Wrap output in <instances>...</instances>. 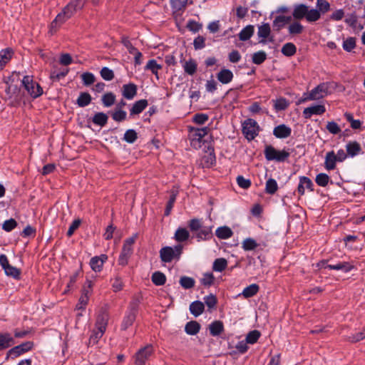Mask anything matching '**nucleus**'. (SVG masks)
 I'll list each match as a JSON object with an SVG mask.
<instances>
[{
  "mask_svg": "<svg viewBox=\"0 0 365 365\" xmlns=\"http://www.w3.org/2000/svg\"><path fill=\"white\" fill-rule=\"evenodd\" d=\"M321 17L320 11L315 9H309L307 14L306 20L308 22H314L318 21Z\"/></svg>",
  "mask_w": 365,
  "mask_h": 365,
  "instance_id": "47",
  "label": "nucleus"
},
{
  "mask_svg": "<svg viewBox=\"0 0 365 365\" xmlns=\"http://www.w3.org/2000/svg\"><path fill=\"white\" fill-rule=\"evenodd\" d=\"M5 273L8 276H11L15 279H18L20 276L21 272L19 269L15 267L11 266V264L4 269Z\"/></svg>",
  "mask_w": 365,
  "mask_h": 365,
  "instance_id": "63",
  "label": "nucleus"
},
{
  "mask_svg": "<svg viewBox=\"0 0 365 365\" xmlns=\"http://www.w3.org/2000/svg\"><path fill=\"white\" fill-rule=\"evenodd\" d=\"M210 334L212 336H219L224 331V324L220 320H215L209 326Z\"/></svg>",
  "mask_w": 365,
  "mask_h": 365,
  "instance_id": "22",
  "label": "nucleus"
},
{
  "mask_svg": "<svg viewBox=\"0 0 365 365\" xmlns=\"http://www.w3.org/2000/svg\"><path fill=\"white\" fill-rule=\"evenodd\" d=\"M266 58L267 54L263 51L256 52L252 55V62L257 65L262 64L266 60Z\"/></svg>",
  "mask_w": 365,
  "mask_h": 365,
  "instance_id": "51",
  "label": "nucleus"
},
{
  "mask_svg": "<svg viewBox=\"0 0 365 365\" xmlns=\"http://www.w3.org/2000/svg\"><path fill=\"white\" fill-rule=\"evenodd\" d=\"M233 73L227 68L222 69L217 74V80L223 84H227L231 82L233 79Z\"/></svg>",
  "mask_w": 365,
  "mask_h": 365,
  "instance_id": "21",
  "label": "nucleus"
},
{
  "mask_svg": "<svg viewBox=\"0 0 365 365\" xmlns=\"http://www.w3.org/2000/svg\"><path fill=\"white\" fill-rule=\"evenodd\" d=\"M329 86L328 83H322L313 88L309 93H304L302 98L299 101V103H303L308 101H316L323 98L329 93Z\"/></svg>",
  "mask_w": 365,
  "mask_h": 365,
  "instance_id": "2",
  "label": "nucleus"
},
{
  "mask_svg": "<svg viewBox=\"0 0 365 365\" xmlns=\"http://www.w3.org/2000/svg\"><path fill=\"white\" fill-rule=\"evenodd\" d=\"M108 319V312L106 309H102L99 314L98 315L96 322V329H102L106 331Z\"/></svg>",
  "mask_w": 365,
  "mask_h": 365,
  "instance_id": "15",
  "label": "nucleus"
},
{
  "mask_svg": "<svg viewBox=\"0 0 365 365\" xmlns=\"http://www.w3.org/2000/svg\"><path fill=\"white\" fill-rule=\"evenodd\" d=\"M227 266V261L225 258L216 259L212 264V269L215 272H222Z\"/></svg>",
  "mask_w": 365,
  "mask_h": 365,
  "instance_id": "40",
  "label": "nucleus"
},
{
  "mask_svg": "<svg viewBox=\"0 0 365 365\" xmlns=\"http://www.w3.org/2000/svg\"><path fill=\"white\" fill-rule=\"evenodd\" d=\"M337 161V158L335 153L332 151H329L327 153L325 156L324 161V167L327 170H334L336 168V162Z\"/></svg>",
  "mask_w": 365,
  "mask_h": 365,
  "instance_id": "20",
  "label": "nucleus"
},
{
  "mask_svg": "<svg viewBox=\"0 0 365 365\" xmlns=\"http://www.w3.org/2000/svg\"><path fill=\"white\" fill-rule=\"evenodd\" d=\"M190 237V233L187 229L179 227L175 232L174 238L178 242H183L187 240Z\"/></svg>",
  "mask_w": 365,
  "mask_h": 365,
  "instance_id": "35",
  "label": "nucleus"
},
{
  "mask_svg": "<svg viewBox=\"0 0 365 365\" xmlns=\"http://www.w3.org/2000/svg\"><path fill=\"white\" fill-rule=\"evenodd\" d=\"M105 331H106L102 329H96V330H94L89 338V343L93 344H96L98 341L103 336Z\"/></svg>",
  "mask_w": 365,
  "mask_h": 365,
  "instance_id": "58",
  "label": "nucleus"
},
{
  "mask_svg": "<svg viewBox=\"0 0 365 365\" xmlns=\"http://www.w3.org/2000/svg\"><path fill=\"white\" fill-rule=\"evenodd\" d=\"M127 113L122 109H115L112 113L111 117L116 122H122L126 119Z\"/></svg>",
  "mask_w": 365,
  "mask_h": 365,
  "instance_id": "54",
  "label": "nucleus"
},
{
  "mask_svg": "<svg viewBox=\"0 0 365 365\" xmlns=\"http://www.w3.org/2000/svg\"><path fill=\"white\" fill-rule=\"evenodd\" d=\"M292 20L291 16H277L273 21V26L276 28L277 31H279L284 25Z\"/></svg>",
  "mask_w": 365,
  "mask_h": 365,
  "instance_id": "31",
  "label": "nucleus"
},
{
  "mask_svg": "<svg viewBox=\"0 0 365 365\" xmlns=\"http://www.w3.org/2000/svg\"><path fill=\"white\" fill-rule=\"evenodd\" d=\"M102 103L105 107L112 106L115 101V96L112 92H108L103 95L101 98Z\"/></svg>",
  "mask_w": 365,
  "mask_h": 365,
  "instance_id": "41",
  "label": "nucleus"
},
{
  "mask_svg": "<svg viewBox=\"0 0 365 365\" xmlns=\"http://www.w3.org/2000/svg\"><path fill=\"white\" fill-rule=\"evenodd\" d=\"M154 349L152 345H146L139 349L134 356L135 365H145V363L153 354Z\"/></svg>",
  "mask_w": 365,
  "mask_h": 365,
  "instance_id": "8",
  "label": "nucleus"
},
{
  "mask_svg": "<svg viewBox=\"0 0 365 365\" xmlns=\"http://www.w3.org/2000/svg\"><path fill=\"white\" fill-rule=\"evenodd\" d=\"M292 129L284 124L276 126L273 130V135L277 138H286L291 135Z\"/></svg>",
  "mask_w": 365,
  "mask_h": 365,
  "instance_id": "12",
  "label": "nucleus"
},
{
  "mask_svg": "<svg viewBox=\"0 0 365 365\" xmlns=\"http://www.w3.org/2000/svg\"><path fill=\"white\" fill-rule=\"evenodd\" d=\"M152 282L156 286L163 285L166 282L165 275L160 272H155L151 277Z\"/></svg>",
  "mask_w": 365,
  "mask_h": 365,
  "instance_id": "39",
  "label": "nucleus"
},
{
  "mask_svg": "<svg viewBox=\"0 0 365 365\" xmlns=\"http://www.w3.org/2000/svg\"><path fill=\"white\" fill-rule=\"evenodd\" d=\"M289 105L286 98H280L275 101L274 106L276 110H284L288 108Z\"/></svg>",
  "mask_w": 365,
  "mask_h": 365,
  "instance_id": "57",
  "label": "nucleus"
},
{
  "mask_svg": "<svg viewBox=\"0 0 365 365\" xmlns=\"http://www.w3.org/2000/svg\"><path fill=\"white\" fill-rule=\"evenodd\" d=\"M255 31L254 26L248 25L245 26L239 34L240 41H245L249 40L253 35Z\"/></svg>",
  "mask_w": 365,
  "mask_h": 365,
  "instance_id": "36",
  "label": "nucleus"
},
{
  "mask_svg": "<svg viewBox=\"0 0 365 365\" xmlns=\"http://www.w3.org/2000/svg\"><path fill=\"white\" fill-rule=\"evenodd\" d=\"M264 154L267 160L277 162H284L290 155L289 151L286 150H278L270 145L265 147Z\"/></svg>",
  "mask_w": 365,
  "mask_h": 365,
  "instance_id": "4",
  "label": "nucleus"
},
{
  "mask_svg": "<svg viewBox=\"0 0 365 365\" xmlns=\"http://www.w3.org/2000/svg\"><path fill=\"white\" fill-rule=\"evenodd\" d=\"M200 329V324L196 321L187 322L185 327V332L189 335L197 334Z\"/></svg>",
  "mask_w": 365,
  "mask_h": 365,
  "instance_id": "34",
  "label": "nucleus"
},
{
  "mask_svg": "<svg viewBox=\"0 0 365 365\" xmlns=\"http://www.w3.org/2000/svg\"><path fill=\"white\" fill-rule=\"evenodd\" d=\"M148 102L146 99H141L135 101L130 109V115L133 116L142 113L148 106Z\"/></svg>",
  "mask_w": 365,
  "mask_h": 365,
  "instance_id": "16",
  "label": "nucleus"
},
{
  "mask_svg": "<svg viewBox=\"0 0 365 365\" xmlns=\"http://www.w3.org/2000/svg\"><path fill=\"white\" fill-rule=\"evenodd\" d=\"M242 133L248 140H254L259 134V126L257 121L248 118L242 123Z\"/></svg>",
  "mask_w": 365,
  "mask_h": 365,
  "instance_id": "5",
  "label": "nucleus"
},
{
  "mask_svg": "<svg viewBox=\"0 0 365 365\" xmlns=\"http://www.w3.org/2000/svg\"><path fill=\"white\" fill-rule=\"evenodd\" d=\"M137 313L128 311L126 315L125 316L122 324L121 328L123 330H126L128 327L133 325V322L135 320Z\"/></svg>",
  "mask_w": 365,
  "mask_h": 365,
  "instance_id": "30",
  "label": "nucleus"
},
{
  "mask_svg": "<svg viewBox=\"0 0 365 365\" xmlns=\"http://www.w3.org/2000/svg\"><path fill=\"white\" fill-rule=\"evenodd\" d=\"M183 246L177 245L174 247L166 246L160 249V257L163 262L168 263L173 260H178L182 253Z\"/></svg>",
  "mask_w": 365,
  "mask_h": 365,
  "instance_id": "3",
  "label": "nucleus"
},
{
  "mask_svg": "<svg viewBox=\"0 0 365 365\" xmlns=\"http://www.w3.org/2000/svg\"><path fill=\"white\" fill-rule=\"evenodd\" d=\"M326 108L323 105H315L304 108L303 110V115L305 118L308 119L312 117V115H322L325 113Z\"/></svg>",
  "mask_w": 365,
  "mask_h": 365,
  "instance_id": "10",
  "label": "nucleus"
},
{
  "mask_svg": "<svg viewBox=\"0 0 365 365\" xmlns=\"http://www.w3.org/2000/svg\"><path fill=\"white\" fill-rule=\"evenodd\" d=\"M215 277L212 273L207 272L203 274L202 278L200 279L202 284L206 287H210L214 283Z\"/></svg>",
  "mask_w": 365,
  "mask_h": 365,
  "instance_id": "60",
  "label": "nucleus"
},
{
  "mask_svg": "<svg viewBox=\"0 0 365 365\" xmlns=\"http://www.w3.org/2000/svg\"><path fill=\"white\" fill-rule=\"evenodd\" d=\"M171 6L174 12L185 10L187 0H171Z\"/></svg>",
  "mask_w": 365,
  "mask_h": 365,
  "instance_id": "45",
  "label": "nucleus"
},
{
  "mask_svg": "<svg viewBox=\"0 0 365 365\" xmlns=\"http://www.w3.org/2000/svg\"><path fill=\"white\" fill-rule=\"evenodd\" d=\"M197 63L192 58H190L189 61H185L184 63L182 64L184 71L190 76H192L197 71Z\"/></svg>",
  "mask_w": 365,
  "mask_h": 365,
  "instance_id": "32",
  "label": "nucleus"
},
{
  "mask_svg": "<svg viewBox=\"0 0 365 365\" xmlns=\"http://www.w3.org/2000/svg\"><path fill=\"white\" fill-rule=\"evenodd\" d=\"M87 0H73L68 3L51 22L50 32L55 33L58 28L67 20L71 18L74 14L83 9Z\"/></svg>",
  "mask_w": 365,
  "mask_h": 365,
  "instance_id": "1",
  "label": "nucleus"
},
{
  "mask_svg": "<svg viewBox=\"0 0 365 365\" xmlns=\"http://www.w3.org/2000/svg\"><path fill=\"white\" fill-rule=\"evenodd\" d=\"M33 342L26 341L24 343H22L18 346L13 347L9 350V353L10 355L16 357L31 350L33 347Z\"/></svg>",
  "mask_w": 365,
  "mask_h": 365,
  "instance_id": "9",
  "label": "nucleus"
},
{
  "mask_svg": "<svg viewBox=\"0 0 365 365\" xmlns=\"http://www.w3.org/2000/svg\"><path fill=\"white\" fill-rule=\"evenodd\" d=\"M138 87L135 83L124 84L122 87V95L128 99L132 100L137 95Z\"/></svg>",
  "mask_w": 365,
  "mask_h": 365,
  "instance_id": "11",
  "label": "nucleus"
},
{
  "mask_svg": "<svg viewBox=\"0 0 365 365\" xmlns=\"http://www.w3.org/2000/svg\"><path fill=\"white\" fill-rule=\"evenodd\" d=\"M304 26L298 21H294L288 27V31L291 35L300 34L303 32Z\"/></svg>",
  "mask_w": 365,
  "mask_h": 365,
  "instance_id": "44",
  "label": "nucleus"
},
{
  "mask_svg": "<svg viewBox=\"0 0 365 365\" xmlns=\"http://www.w3.org/2000/svg\"><path fill=\"white\" fill-rule=\"evenodd\" d=\"M108 257L106 255L96 256L91 259L90 265L94 272H100L102 269L103 263L107 260Z\"/></svg>",
  "mask_w": 365,
  "mask_h": 365,
  "instance_id": "13",
  "label": "nucleus"
},
{
  "mask_svg": "<svg viewBox=\"0 0 365 365\" xmlns=\"http://www.w3.org/2000/svg\"><path fill=\"white\" fill-rule=\"evenodd\" d=\"M101 76L106 81H111L114 78L113 71L108 67H103L100 71Z\"/></svg>",
  "mask_w": 365,
  "mask_h": 365,
  "instance_id": "61",
  "label": "nucleus"
},
{
  "mask_svg": "<svg viewBox=\"0 0 365 365\" xmlns=\"http://www.w3.org/2000/svg\"><path fill=\"white\" fill-rule=\"evenodd\" d=\"M177 192L175 190L171 191V195L170 196V199L167 202L166 207L165 210V215L168 216L170 214V212L173 207L174 203L177 197Z\"/></svg>",
  "mask_w": 365,
  "mask_h": 365,
  "instance_id": "48",
  "label": "nucleus"
},
{
  "mask_svg": "<svg viewBox=\"0 0 365 365\" xmlns=\"http://www.w3.org/2000/svg\"><path fill=\"white\" fill-rule=\"evenodd\" d=\"M88 120L91 121L93 124L96 125H98L100 127H104L108 123V116L105 113L97 112Z\"/></svg>",
  "mask_w": 365,
  "mask_h": 365,
  "instance_id": "17",
  "label": "nucleus"
},
{
  "mask_svg": "<svg viewBox=\"0 0 365 365\" xmlns=\"http://www.w3.org/2000/svg\"><path fill=\"white\" fill-rule=\"evenodd\" d=\"M133 254V248H126L123 247L121 252L118 258V264L122 266H125L128 264V259Z\"/></svg>",
  "mask_w": 365,
  "mask_h": 365,
  "instance_id": "27",
  "label": "nucleus"
},
{
  "mask_svg": "<svg viewBox=\"0 0 365 365\" xmlns=\"http://www.w3.org/2000/svg\"><path fill=\"white\" fill-rule=\"evenodd\" d=\"M22 84L29 95L34 98L39 97L43 93L42 88L38 83L34 82L29 76L24 77Z\"/></svg>",
  "mask_w": 365,
  "mask_h": 365,
  "instance_id": "6",
  "label": "nucleus"
},
{
  "mask_svg": "<svg viewBox=\"0 0 365 365\" xmlns=\"http://www.w3.org/2000/svg\"><path fill=\"white\" fill-rule=\"evenodd\" d=\"M257 246V243L252 238H247L242 242V248L245 251L254 250Z\"/></svg>",
  "mask_w": 365,
  "mask_h": 365,
  "instance_id": "56",
  "label": "nucleus"
},
{
  "mask_svg": "<svg viewBox=\"0 0 365 365\" xmlns=\"http://www.w3.org/2000/svg\"><path fill=\"white\" fill-rule=\"evenodd\" d=\"M356 47V38L354 37H349L343 42V48L347 51H351Z\"/></svg>",
  "mask_w": 365,
  "mask_h": 365,
  "instance_id": "59",
  "label": "nucleus"
},
{
  "mask_svg": "<svg viewBox=\"0 0 365 365\" xmlns=\"http://www.w3.org/2000/svg\"><path fill=\"white\" fill-rule=\"evenodd\" d=\"M212 236V227L205 226H202V228L198 230L195 235V237L197 238L198 241L210 239Z\"/></svg>",
  "mask_w": 365,
  "mask_h": 365,
  "instance_id": "26",
  "label": "nucleus"
},
{
  "mask_svg": "<svg viewBox=\"0 0 365 365\" xmlns=\"http://www.w3.org/2000/svg\"><path fill=\"white\" fill-rule=\"evenodd\" d=\"M81 77L83 85L86 86H88L93 84L96 81L95 76L92 73H90V72L83 73L81 76Z\"/></svg>",
  "mask_w": 365,
  "mask_h": 365,
  "instance_id": "55",
  "label": "nucleus"
},
{
  "mask_svg": "<svg viewBox=\"0 0 365 365\" xmlns=\"http://www.w3.org/2000/svg\"><path fill=\"white\" fill-rule=\"evenodd\" d=\"M309 6L304 4H296L294 7L292 16L296 20L306 19Z\"/></svg>",
  "mask_w": 365,
  "mask_h": 365,
  "instance_id": "14",
  "label": "nucleus"
},
{
  "mask_svg": "<svg viewBox=\"0 0 365 365\" xmlns=\"http://www.w3.org/2000/svg\"><path fill=\"white\" fill-rule=\"evenodd\" d=\"M329 177L327 174L325 173H319L317 175L315 181L316 183L321 187H326L329 182Z\"/></svg>",
  "mask_w": 365,
  "mask_h": 365,
  "instance_id": "52",
  "label": "nucleus"
},
{
  "mask_svg": "<svg viewBox=\"0 0 365 365\" xmlns=\"http://www.w3.org/2000/svg\"><path fill=\"white\" fill-rule=\"evenodd\" d=\"M325 268H329V269L334 270H341L344 272H350L354 267V265L349 262H340L335 264H327L324 267Z\"/></svg>",
  "mask_w": 365,
  "mask_h": 365,
  "instance_id": "18",
  "label": "nucleus"
},
{
  "mask_svg": "<svg viewBox=\"0 0 365 365\" xmlns=\"http://www.w3.org/2000/svg\"><path fill=\"white\" fill-rule=\"evenodd\" d=\"M13 51L10 48H6L0 51V70L11 60Z\"/></svg>",
  "mask_w": 365,
  "mask_h": 365,
  "instance_id": "33",
  "label": "nucleus"
},
{
  "mask_svg": "<svg viewBox=\"0 0 365 365\" xmlns=\"http://www.w3.org/2000/svg\"><path fill=\"white\" fill-rule=\"evenodd\" d=\"M205 309V304L200 301H195L190 305V312L195 317L200 316Z\"/></svg>",
  "mask_w": 365,
  "mask_h": 365,
  "instance_id": "25",
  "label": "nucleus"
},
{
  "mask_svg": "<svg viewBox=\"0 0 365 365\" xmlns=\"http://www.w3.org/2000/svg\"><path fill=\"white\" fill-rule=\"evenodd\" d=\"M260 336L261 334L258 330H252L247 334L245 341L248 344H253L257 341Z\"/></svg>",
  "mask_w": 365,
  "mask_h": 365,
  "instance_id": "49",
  "label": "nucleus"
},
{
  "mask_svg": "<svg viewBox=\"0 0 365 365\" xmlns=\"http://www.w3.org/2000/svg\"><path fill=\"white\" fill-rule=\"evenodd\" d=\"M162 68L163 66L160 64H158L155 59L149 60L145 67V70L150 71L153 74L157 76V78H158V71L162 69Z\"/></svg>",
  "mask_w": 365,
  "mask_h": 365,
  "instance_id": "38",
  "label": "nucleus"
},
{
  "mask_svg": "<svg viewBox=\"0 0 365 365\" xmlns=\"http://www.w3.org/2000/svg\"><path fill=\"white\" fill-rule=\"evenodd\" d=\"M92 101V97L90 95V93L87 92H81L80 93L77 100H76V104L81 107L83 108L87 106H88Z\"/></svg>",
  "mask_w": 365,
  "mask_h": 365,
  "instance_id": "28",
  "label": "nucleus"
},
{
  "mask_svg": "<svg viewBox=\"0 0 365 365\" xmlns=\"http://www.w3.org/2000/svg\"><path fill=\"white\" fill-rule=\"evenodd\" d=\"M14 344V339L10 334H0V351L6 349Z\"/></svg>",
  "mask_w": 365,
  "mask_h": 365,
  "instance_id": "19",
  "label": "nucleus"
},
{
  "mask_svg": "<svg viewBox=\"0 0 365 365\" xmlns=\"http://www.w3.org/2000/svg\"><path fill=\"white\" fill-rule=\"evenodd\" d=\"M179 282L181 287L186 289L192 288L195 283L193 278L186 276L181 277Z\"/></svg>",
  "mask_w": 365,
  "mask_h": 365,
  "instance_id": "46",
  "label": "nucleus"
},
{
  "mask_svg": "<svg viewBox=\"0 0 365 365\" xmlns=\"http://www.w3.org/2000/svg\"><path fill=\"white\" fill-rule=\"evenodd\" d=\"M364 339H365V329H363L362 331L356 334L348 336V341L351 343L358 342Z\"/></svg>",
  "mask_w": 365,
  "mask_h": 365,
  "instance_id": "64",
  "label": "nucleus"
},
{
  "mask_svg": "<svg viewBox=\"0 0 365 365\" xmlns=\"http://www.w3.org/2000/svg\"><path fill=\"white\" fill-rule=\"evenodd\" d=\"M278 190V185L274 179L269 178L267 180L265 185V192L269 195H274Z\"/></svg>",
  "mask_w": 365,
  "mask_h": 365,
  "instance_id": "43",
  "label": "nucleus"
},
{
  "mask_svg": "<svg viewBox=\"0 0 365 365\" xmlns=\"http://www.w3.org/2000/svg\"><path fill=\"white\" fill-rule=\"evenodd\" d=\"M202 226V221L197 218L192 219L188 222V227L190 230L195 233H197Z\"/></svg>",
  "mask_w": 365,
  "mask_h": 365,
  "instance_id": "53",
  "label": "nucleus"
},
{
  "mask_svg": "<svg viewBox=\"0 0 365 365\" xmlns=\"http://www.w3.org/2000/svg\"><path fill=\"white\" fill-rule=\"evenodd\" d=\"M209 130L210 129L208 127L191 128L190 134L191 145L195 148H200L202 140L208 133Z\"/></svg>",
  "mask_w": 365,
  "mask_h": 365,
  "instance_id": "7",
  "label": "nucleus"
},
{
  "mask_svg": "<svg viewBox=\"0 0 365 365\" xmlns=\"http://www.w3.org/2000/svg\"><path fill=\"white\" fill-rule=\"evenodd\" d=\"M216 236L221 240H226L233 235L232 230L227 226L220 227L215 231Z\"/></svg>",
  "mask_w": 365,
  "mask_h": 365,
  "instance_id": "29",
  "label": "nucleus"
},
{
  "mask_svg": "<svg viewBox=\"0 0 365 365\" xmlns=\"http://www.w3.org/2000/svg\"><path fill=\"white\" fill-rule=\"evenodd\" d=\"M271 32L270 26L268 23L263 24L261 26H258L257 36L259 38H262V40L259 41V43H265L267 38Z\"/></svg>",
  "mask_w": 365,
  "mask_h": 365,
  "instance_id": "23",
  "label": "nucleus"
},
{
  "mask_svg": "<svg viewBox=\"0 0 365 365\" xmlns=\"http://www.w3.org/2000/svg\"><path fill=\"white\" fill-rule=\"evenodd\" d=\"M138 138V133L133 129H129L125 131L123 140L128 143H133Z\"/></svg>",
  "mask_w": 365,
  "mask_h": 365,
  "instance_id": "50",
  "label": "nucleus"
},
{
  "mask_svg": "<svg viewBox=\"0 0 365 365\" xmlns=\"http://www.w3.org/2000/svg\"><path fill=\"white\" fill-rule=\"evenodd\" d=\"M317 10L320 11V14H324L330 9V4L325 0H317Z\"/></svg>",
  "mask_w": 365,
  "mask_h": 365,
  "instance_id": "62",
  "label": "nucleus"
},
{
  "mask_svg": "<svg viewBox=\"0 0 365 365\" xmlns=\"http://www.w3.org/2000/svg\"><path fill=\"white\" fill-rule=\"evenodd\" d=\"M281 51L285 56H292L297 52V47L293 43H287L283 45Z\"/></svg>",
  "mask_w": 365,
  "mask_h": 365,
  "instance_id": "37",
  "label": "nucleus"
},
{
  "mask_svg": "<svg viewBox=\"0 0 365 365\" xmlns=\"http://www.w3.org/2000/svg\"><path fill=\"white\" fill-rule=\"evenodd\" d=\"M259 291V286L257 284H252L245 287L242 291V295L245 298H250L255 296Z\"/></svg>",
  "mask_w": 365,
  "mask_h": 365,
  "instance_id": "42",
  "label": "nucleus"
},
{
  "mask_svg": "<svg viewBox=\"0 0 365 365\" xmlns=\"http://www.w3.org/2000/svg\"><path fill=\"white\" fill-rule=\"evenodd\" d=\"M346 148L347 155L351 157L357 155L361 150L360 144L356 141L349 142L346 145Z\"/></svg>",
  "mask_w": 365,
  "mask_h": 365,
  "instance_id": "24",
  "label": "nucleus"
}]
</instances>
